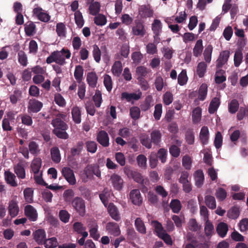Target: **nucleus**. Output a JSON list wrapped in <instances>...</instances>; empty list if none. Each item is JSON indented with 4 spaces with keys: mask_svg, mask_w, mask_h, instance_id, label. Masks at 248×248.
I'll use <instances>...</instances> for the list:
<instances>
[{
    "mask_svg": "<svg viewBox=\"0 0 248 248\" xmlns=\"http://www.w3.org/2000/svg\"><path fill=\"white\" fill-rule=\"evenodd\" d=\"M133 34L136 36L143 37L146 34V30L143 22L139 20L136 19L134 22V25L132 28Z\"/></svg>",
    "mask_w": 248,
    "mask_h": 248,
    "instance_id": "5",
    "label": "nucleus"
},
{
    "mask_svg": "<svg viewBox=\"0 0 248 248\" xmlns=\"http://www.w3.org/2000/svg\"><path fill=\"white\" fill-rule=\"evenodd\" d=\"M135 225L137 231L141 234L146 233V229L143 221L140 217H138L135 221Z\"/></svg>",
    "mask_w": 248,
    "mask_h": 248,
    "instance_id": "34",
    "label": "nucleus"
},
{
    "mask_svg": "<svg viewBox=\"0 0 248 248\" xmlns=\"http://www.w3.org/2000/svg\"><path fill=\"white\" fill-rule=\"evenodd\" d=\"M5 180L6 183L13 187H16L18 186L17 183L16 182L15 179L16 176L11 171L7 170L4 172Z\"/></svg>",
    "mask_w": 248,
    "mask_h": 248,
    "instance_id": "26",
    "label": "nucleus"
},
{
    "mask_svg": "<svg viewBox=\"0 0 248 248\" xmlns=\"http://www.w3.org/2000/svg\"><path fill=\"white\" fill-rule=\"evenodd\" d=\"M207 64L204 62H202L198 64L196 73L200 78L204 77L207 69Z\"/></svg>",
    "mask_w": 248,
    "mask_h": 248,
    "instance_id": "45",
    "label": "nucleus"
},
{
    "mask_svg": "<svg viewBox=\"0 0 248 248\" xmlns=\"http://www.w3.org/2000/svg\"><path fill=\"white\" fill-rule=\"evenodd\" d=\"M154 105V100L151 95H147L145 100L141 103L140 107L143 111L149 109Z\"/></svg>",
    "mask_w": 248,
    "mask_h": 248,
    "instance_id": "20",
    "label": "nucleus"
},
{
    "mask_svg": "<svg viewBox=\"0 0 248 248\" xmlns=\"http://www.w3.org/2000/svg\"><path fill=\"white\" fill-rule=\"evenodd\" d=\"M18 61L19 63L23 66H26L27 65V57L25 53L22 50H20L18 52Z\"/></svg>",
    "mask_w": 248,
    "mask_h": 248,
    "instance_id": "59",
    "label": "nucleus"
},
{
    "mask_svg": "<svg viewBox=\"0 0 248 248\" xmlns=\"http://www.w3.org/2000/svg\"><path fill=\"white\" fill-rule=\"evenodd\" d=\"M200 139L203 144H206L209 139V130L207 126H203L200 133Z\"/></svg>",
    "mask_w": 248,
    "mask_h": 248,
    "instance_id": "31",
    "label": "nucleus"
},
{
    "mask_svg": "<svg viewBox=\"0 0 248 248\" xmlns=\"http://www.w3.org/2000/svg\"><path fill=\"white\" fill-rule=\"evenodd\" d=\"M86 147L88 152L94 153L97 149V144L94 141H87L85 143Z\"/></svg>",
    "mask_w": 248,
    "mask_h": 248,
    "instance_id": "58",
    "label": "nucleus"
},
{
    "mask_svg": "<svg viewBox=\"0 0 248 248\" xmlns=\"http://www.w3.org/2000/svg\"><path fill=\"white\" fill-rule=\"evenodd\" d=\"M213 46L211 45H209L206 46L204 52V59L207 63H210L211 61L212 53L213 51Z\"/></svg>",
    "mask_w": 248,
    "mask_h": 248,
    "instance_id": "48",
    "label": "nucleus"
},
{
    "mask_svg": "<svg viewBox=\"0 0 248 248\" xmlns=\"http://www.w3.org/2000/svg\"><path fill=\"white\" fill-rule=\"evenodd\" d=\"M110 181L115 189L119 191L122 189L124 181L120 176L113 174L111 176Z\"/></svg>",
    "mask_w": 248,
    "mask_h": 248,
    "instance_id": "13",
    "label": "nucleus"
},
{
    "mask_svg": "<svg viewBox=\"0 0 248 248\" xmlns=\"http://www.w3.org/2000/svg\"><path fill=\"white\" fill-rule=\"evenodd\" d=\"M56 31L59 36L62 37L66 36V27L64 23L62 22L57 23Z\"/></svg>",
    "mask_w": 248,
    "mask_h": 248,
    "instance_id": "53",
    "label": "nucleus"
},
{
    "mask_svg": "<svg viewBox=\"0 0 248 248\" xmlns=\"http://www.w3.org/2000/svg\"><path fill=\"white\" fill-rule=\"evenodd\" d=\"M130 115L133 119L135 120H138L140 117V108L138 107L131 108L130 109Z\"/></svg>",
    "mask_w": 248,
    "mask_h": 248,
    "instance_id": "63",
    "label": "nucleus"
},
{
    "mask_svg": "<svg viewBox=\"0 0 248 248\" xmlns=\"http://www.w3.org/2000/svg\"><path fill=\"white\" fill-rule=\"evenodd\" d=\"M202 117V108L198 107L195 108L192 113V119L193 124H198L201 120Z\"/></svg>",
    "mask_w": 248,
    "mask_h": 248,
    "instance_id": "32",
    "label": "nucleus"
},
{
    "mask_svg": "<svg viewBox=\"0 0 248 248\" xmlns=\"http://www.w3.org/2000/svg\"><path fill=\"white\" fill-rule=\"evenodd\" d=\"M198 99L201 101L205 99L207 94V85L206 84H202L198 91Z\"/></svg>",
    "mask_w": 248,
    "mask_h": 248,
    "instance_id": "41",
    "label": "nucleus"
},
{
    "mask_svg": "<svg viewBox=\"0 0 248 248\" xmlns=\"http://www.w3.org/2000/svg\"><path fill=\"white\" fill-rule=\"evenodd\" d=\"M14 172L16 174L18 178L21 179L25 178L26 172L25 166L22 163H18L14 166Z\"/></svg>",
    "mask_w": 248,
    "mask_h": 248,
    "instance_id": "17",
    "label": "nucleus"
},
{
    "mask_svg": "<svg viewBox=\"0 0 248 248\" xmlns=\"http://www.w3.org/2000/svg\"><path fill=\"white\" fill-rule=\"evenodd\" d=\"M93 99L96 107L99 108L102 102V93L99 90H96Z\"/></svg>",
    "mask_w": 248,
    "mask_h": 248,
    "instance_id": "56",
    "label": "nucleus"
},
{
    "mask_svg": "<svg viewBox=\"0 0 248 248\" xmlns=\"http://www.w3.org/2000/svg\"><path fill=\"white\" fill-rule=\"evenodd\" d=\"M42 166L40 158H36L33 160L31 165V171L34 174H38Z\"/></svg>",
    "mask_w": 248,
    "mask_h": 248,
    "instance_id": "28",
    "label": "nucleus"
},
{
    "mask_svg": "<svg viewBox=\"0 0 248 248\" xmlns=\"http://www.w3.org/2000/svg\"><path fill=\"white\" fill-rule=\"evenodd\" d=\"M130 199L131 202L136 205L140 206L142 202V198L140 190L137 189H133L130 191Z\"/></svg>",
    "mask_w": 248,
    "mask_h": 248,
    "instance_id": "11",
    "label": "nucleus"
},
{
    "mask_svg": "<svg viewBox=\"0 0 248 248\" xmlns=\"http://www.w3.org/2000/svg\"><path fill=\"white\" fill-rule=\"evenodd\" d=\"M123 67L120 61H116L111 68V71L114 76L119 77L122 72Z\"/></svg>",
    "mask_w": 248,
    "mask_h": 248,
    "instance_id": "35",
    "label": "nucleus"
},
{
    "mask_svg": "<svg viewBox=\"0 0 248 248\" xmlns=\"http://www.w3.org/2000/svg\"><path fill=\"white\" fill-rule=\"evenodd\" d=\"M43 106L42 102L34 98L31 99L28 102V112L29 113H36L41 110Z\"/></svg>",
    "mask_w": 248,
    "mask_h": 248,
    "instance_id": "3",
    "label": "nucleus"
},
{
    "mask_svg": "<svg viewBox=\"0 0 248 248\" xmlns=\"http://www.w3.org/2000/svg\"><path fill=\"white\" fill-rule=\"evenodd\" d=\"M93 173L92 171V165H88L84 170L83 173L82 174L83 181L87 182L88 179L92 178Z\"/></svg>",
    "mask_w": 248,
    "mask_h": 248,
    "instance_id": "37",
    "label": "nucleus"
},
{
    "mask_svg": "<svg viewBox=\"0 0 248 248\" xmlns=\"http://www.w3.org/2000/svg\"><path fill=\"white\" fill-rule=\"evenodd\" d=\"M52 160L55 163H58L61 161L60 150L57 147H53L51 149Z\"/></svg>",
    "mask_w": 248,
    "mask_h": 248,
    "instance_id": "51",
    "label": "nucleus"
},
{
    "mask_svg": "<svg viewBox=\"0 0 248 248\" xmlns=\"http://www.w3.org/2000/svg\"><path fill=\"white\" fill-rule=\"evenodd\" d=\"M98 78L97 75L94 72H89L87 74V81L89 86L92 88L96 87Z\"/></svg>",
    "mask_w": 248,
    "mask_h": 248,
    "instance_id": "24",
    "label": "nucleus"
},
{
    "mask_svg": "<svg viewBox=\"0 0 248 248\" xmlns=\"http://www.w3.org/2000/svg\"><path fill=\"white\" fill-rule=\"evenodd\" d=\"M216 231L220 237L224 238L228 231V226L224 222H220L216 228Z\"/></svg>",
    "mask_w": 248,
    "mask_h": 248,
    "instance_id": "27",
    "label": "nucleus"
},
{
    "mask_svg": "<svg viewBox=\"0 0 248 248\" xmlns=\"http://www.w3.org/2000/svg\"><path fill=\"white\" fill-rule=\"evenodd\" d=\"M33 239L39 245H43L46 238V234L43 229H38L32 233Z\"/></svg>",
    "mask_w": 248,
    "mask_h": 248,
    "instance_id": "7",
    "label": "nucleus"
},
{
    "mask_svg": "<svg viewBox=\"0 0 248 248\" xmlns=\"http://www.w3.org/2000/svg\"><path fill=\"white\" fill-rule=\"evenodd\" d=\"M45 242L43 245L45 248H55L59 244L57 239L55 237L46 238Z\"/></svg>",
    "mask_w": 248,
    "mask_h": 248,
    "instance_id": "40",
    "label": "nucleus"
},
{
    "mask_svg": "<svg viewBox=\"0 0 248 248\" xmlns=\"http://www.w3.org/2000/svg\"><path fill=\"white\" fill-rule=\"evenodd\" d=\"M109 190L108 188H105L101 193L99 194V198L105 206H106L108 202V198L110 196Z\"/></svg>",
    "mask_w": 248,
    "mask_h": 248,
    "instance_id": "54",
    "label": "nucleus"
},
{
    "mask_svg": "<svg viewBox=\"0 0 248 248\" xmlns=\"http://www.w3.org/2000/svg\"><path fill=\"white\" fill-rule=\"evenodd\" d=\"M84 143L82 141H78L76 145L71 149L70 154L69 156L75 157L79 156L83 149Z\"/></svg>",
    "mask_w": 248,
    "mask_h": 248,
    "instance_id": "21",
    "label": "nucleus"
},
{
    "mask_svg": "<svg viewBox=\"0 0 248 248\" xmlns=\"http://www.w3.org/2000/svg\"><path fill=\"white\" fill-rule=\"evenodd\" d=\"M103 82L107 90L110 92L112 88V81L111 77L108 75H105L104 77Z\"/></svg>",
    "mask_w": 248,
    "mask_h": 248,
    "instance_id": "62",
    "label": "nucleus"
},
{
    "mask_svg": "<svg viewBox=\"0 0 248 248\" xmlns=\"http://www.w3.org/2000/svg\"><path fill=\"white\" fill-rule=\"evenodd\" d=\"M72 119L75 123L78 124L81 122V111L78 106L74 107L71 111Z\"/></svg>",
    "mask_w": 248,
    "mask_h": 248,
    "instance_id": "25",
    "label": "nucleus"
},
{
    "mask_svg": "<svg viewBox=\"0 0 248 248\" xmlns=\"http://www.w3.org/2000/svg\"><path fill=\"white\" fill-rule=\"evenodd\" d=\"M239 104L238 101L233 99L228 104V110L231 114L235 113L238 110Z\"/></svg>",
    "mask_w": 248,
    "mask_h": 248,
    "instance_id": "46",
    "label": "nucleus"
},
{
    "mask_svg": "<svg viewBox=\"0 0 248 248\" xmlns=\"http://www.w3.org/2000/svg\"><path fill=\"white\" fill-rule=\"evenodd\" d=\"M195 185L197 187H201L204 180V176L203 171L201 170H198L195 171L194 173Z\"/></svg>",
    "mask_w": 248,
    "mask_h": 248,
    "instance_id": "23",
    "label": "nucleus"
},
{
    "mask_svg": "<svg viewBox=\"0 0 248 248\" xmlns=\"http://www.w3.org/2000/svg\"><path fill=\"white\" fill-rule=\"evenodd\" d=\"M151 140L153 144L158 145L161 141V134L158 130H153L151 133Z\"/></svg>",
    "mask_w": 248,
    "mask_h": 248,
    "instance_id": "33",
    "label": "nucleus"
},
{
    "mask_svg": "<svg viewBox=\"0 0 248 248\" xmlns=\"http://www.w3.org/2000/svg\"><path fill=\"white\" fill-rule=\"evenodd\" d=\"M106 229L108 233L115 236L119 235L121 233L119 226L115 222L108 223Z\"/></svg>",
    "mask_w": 248,
    "mask_h": 248,
    "instance_id": "12",
    "label": "nucleus"
},
{
    "mask_svg": "<svg viewBox=\"0 0 248 248\" xmlns=\"http://www.w3.org/2000/svg\"><path fill=\"white\" fill-rule=\"evenodd\" d=\"M203 49L202 40V39L198 40L193 49V55L196 57L200 56L202 54Z\"/></svg>",
    "mask_w": 248,
    "mask_h": 248,
    "instance_id": "30",
    "label": "nucleus"
},
{
    "mask_svg": "<svg viewBox=\"0 0 248 248\" xmlns=\"http://www.w3.org/2000/svg\"><path fill=\"white\" fill-rule=\"evenodd\" d=\"M108 210L110 217L115 220L118 221L120 220V216L117 207L112 203L108 205Z\"/></svg>",
    "mask_w": 248,
    "mask_h": 248,
    "instance_id": "19",
    "label": "nucleus"
},
{
    "mask_svg": "<svg viewBox=\"0 0 248 248\" xmlns=\"http://www.w3.org/2000/svg\"><path fill=\"white\" fill-rule=\"evenodd\" d=\"M74 15L76 24L78 28H82L84 24V20L82 13L79 11H76Z\"/></svg>",
    "mask_w": 248,
    "mask_h": 248,
    "instance_id": "52",
    "label": "nucleus"
},
{
    "mask_svg": "<svg viewBox=\"0 0 248 248\" xmlns=\"http://www.w3.org/2000/svg\"><path fill=\"white\" fill-rule=\"evenodd\" d=\"M57 60L58 64L63 65L66 63L65 58L69 59L71 57V53L70 50L67 48H63L60 51H54Z\"/></svg>",
    "mask_w": 248,
    "mask_h": 248,
    "instance_id": "4",
    "label": "nucleus"
},
{
    "mask_svg": "<svg viewBox=\"0 0 248 248\" xmlns=\"http://www.w3.org/2000/svg\"><path fill=\"white\" fill-rule=\"evenodd\" d=\"M71 204L79 216H84L86 213L85 202L82 198L79 197L74 198Z\"/></svg>",
    "mask_w": 248,
    "mask_h": 248,
    "instance_id": "2",
    "label": "nucleus"
},
{
    "mask_svg": "<svg viewBox=\"0 0 248 248\" xmlns=\"http://www.w3.org/2000/svg\"><path fill=\"white\" fill-rule=\"evenodd\" d=\"M62 173L64 178L71 185H74L76 183V179L72 170L68 167H63L62 170Z\"/></svg>",
    "mask_w": 248,
    "mask_h": 248,
    "instance_id": "8",
    "label": "nucleus"
},
{
    "mask_svg": "<svg viewBox=\"0 0 248 248\" xmlns=\"http://www.w3.org/2000/svg\"><path fill=\"white\" fill-rule=\"evenodd\" d=\"M33 15L37 18L44 22H47L50 19V16L46 12L40 7H37L33 9Z\"/></svg>",
    "mask_w": 248,
    "mask_h": 248,
    "instance_id": "6",
    "label": "nucleus"
},
{
    "mask_svg": "<svg viewBox=\"0 0 248 248\" xmlns=\"http://www.w3.org/2000/svg\"><path fill=\"white\" fill-rule=\"evenodd\" d=\"M225 73L224 70L220 68L216 71L215 82L217 84H221L226 80V78L224 75Z\"/></svg>",
    "mask_w": 248,
    "mask_h": 248,
    "instance_id": "43",
    "label": "nucleus"
},
{
    "mask_svg": "<svg viewBox=\"0 0 248 248\" xmlns=\"http://www.w3.org/2000/svg\"><path fill=\"white\" fill-rule=\"evenodd\" d=\"M51 124L57 130H66L68 127L67 124L59 118L52 120Z\"/></svg>",
    "mask_w": 248,
    "mask_h": 248,
    "instance_id": "18",
    "label": "nucleus"
},
{
    "mask_svg": "<svg viewBox=\"0 0 248 248\" xmlns=\"http://www.w3.org/2000/svg\"><path fill=\"white\" fill-rule=\"evenodd\" d=\"M220 102L219 98L215 97L213 98L210 103L208 108V112L210 114L214 113L219 106Z\"/></svg>",
    "mask_w": 248,
    "mask_h": 248,
    "instance_id": "29",
    "label": "nucleus"
},
{
    "mask_svg": "<svg viewBox=\"0 0 248 248\" xmlns=\"http://www.w3.org/2000/svg\"><path fill=\"white\" fill-rule=\"evenodd\" d=\"M139 15L141 18L150 17L153 15V11L149 5H143L139 8Z\"/></svg>",
    "mask_w": 248,
    "mask_h": 248,
    "instance_id": "15",
    "label": "nucleus"
},
{
    "mask_svg": "<svg viewBox=\"0 0 248 248\" xmlns=\"http://www.w3.org/2000/svg\"><path fill=\"white\" fill-rule=\"evenodd\" d=\"M36 26L31 21L27 22L25 25V31L28 36H31L35 33Z\"/></svg>",
    "mask_w": 248,
    "mask_h": 248,
    "instance_id": "42",
    "label": "nucleus"
},
{
    "mask_svg": "<svg viewBox=\"0 0 248 248\" xmlns=\"http://www.w3.org/2000/svg\"><path fill=\"white\" fill-rule=\"evenodd\" d=\"M84 70L81 65H78L76 66L74 77L77 82L80 83L83 79Z\"/></svg>",
    "mask_w": 248,
    "mask_h": 248,
    "instance_id": "38",
    "label": "nucleus"
},
{
    "mask_svg": "<svg viewBox=\"0 0 248 248\" xmlns=\"http://www.w3.org/2000/svg\"><path fill=\"white\" fill-rule=\"evenodd\" d=\"M127 175L129 178H132L136 182L140 184V188L142 192L146 193L148 191L149 181L147 178H143L140 173L136 170H128Z\"/></svg>",
    "mask_w": 248,
    "mask_h": 248,
    "instance_id": "1",
    "label": "nucleus"
},
{
    "mask_svg": "<svg viewBox=\"0 0 248 248\" xmlns=\"http://www.w3.org/2000/svg\"><path fill=\"white\" fill-rule=\"evenodd\" d=\"M21 92L17 89L15 90L13 92V93L10 95V102L12 104H16L18 101V99L21 96Z\"/></svg>",
    "mask_w": 248,
    "mask_h": 248,
    "instance_id": "61",
    "label": "nucleus"
},
{
    "mask_svg": "<svg viewBox=\"0 0 248 248\" xmlns=\"http://www.w3.org/2000/svg\"><path fill=\"white\" fill-rule=\"evenodd\" d=\"M23 193L26 202L31 203L33 202V191L31 188H26Z\"/></svg>",
    "mask_w": 248,
    "mask_h": 248,
    "instance_id": "64",
    "label": "nucleus"
},
{
    "mask_svg": "<svg viewBox=\"0 0 248 248\" xmlns=\"http://www.w3.org/2000/svg\"><path fill=\"white\" fill-rule=\"evenodd\" d=\"M243 58L241 49H238L235 52L234 55V64L235 67H238L242 62Z\"/></svg>",
    "mask_w": 248,
    "mask_h": 248,
    "instance_id": "47",
    "label": "nucleus"
},
{
    "mask_svg": "<svg viewBox=\"0 0 248 248\" xmlns=\"http://www.w3.org/2000/svg\"><path fill=\"white\" fill-rule=\"evenodd\" d=\"M170 207L173 213H178L182 207L180 201L177 199L172 200L170 203Z\"/></svg>",
    "mask_w": 248,
    "mask_h": 248,
    "instance_id": "49",
    "label": "nucleus"
},
{
    "mask_svg": "<svg viewBox=\"0 0 248 248\" xmlns=\"http://www.w3.org/2000/svg\"><path fill=\"white\" fill-rule=\"evenodd\" d=\"M74 195L75 193L73 189H68L65 190L63 193V198L64 202L68 203H72Z\"/></svg>",
    "mask_w": 248,
    "mask_h": 248,
    "instance_id": "36",
    "label": "nucleus"
},
{
    "mask_svg": "<svg viewBox=\"0 0 248 248\" xmlns=\"http://www.w3.org/2000/svg\"><path fill=\"white\" fill-rule=\"evenodd\" d=\"M205 203L208 207L211 209L216 208V202L214 197L207 195L205 197Z\"/></svg>",
    "mask_w": 248,
    "mask_h": 248,
    "instance_id": "50",
    "label": "nucleus"
},
{
    "mask_svg": "<svg viewBox=\"0 0 248 248\" xmlns=\"http://www.w3.org/2000/svg\"><path fill=\"white\" fill-rule=\"evenodd\" d=\"M96 140L97 142L104 147H107L109 145L108 135L104 130H101L97 133Z\"/></svg>",
    "mask_w": 248,
    "mask_h": 248,
    "instance_id": "9",
    "label": "nucleus"
},
{
    "mask_svg": "<svg viewBox=\"0 0 248 248\" xmlns=\"http://www.w3.org/2000/svg\"><path fill=\"white\" fill-rule=\"evenodd\" d=\"M94 23L98 26H104L106 24V17L102 14H98L94 18Z\"/></svg>",
    "mask_w": 248,
    "mask_h": 248,
    "instance_id": "60",
    "label": "nucleus"
},
{
    "mask_svg": "<svg viewBox=\"0 0 248 248\" xmlns=\"http://www.w3.org/2000/svg\"><path fill=\"white\" fill-rule=\"evenodd\" d=\"M141 92L138 93L124 92L121 94V98L122 99H125L127 102H130L131 100H138L141 98Z\"/></svg>",
    "mask_w": 248,
    "mask_h": 248,
    "instance_id": "22",
    "label": "nucleus"
},
{
    "mask_svg": "<svg viewBox=\"0 0 248 248\" xmlns=\"http://www.w3.org/2000/svg\"><path fill=\"white\" fill-rule=\"evenodd\" d=\"M25 215L31 221H35L37 220L38 214L36 210L31 205L25 206L24 208Z\"/></svg>",
    "mask_w": 248,
    "mask_h": 248,
    "instance_id": "10",
    "label": "nucleus"
},
{
    "mask_svg": "<svg viewBox=\"0 0 248 248\" xmlns=\"http://www.w3.org/2000/svg\"><path fill=\"white\" fill-rule=\"evenodd\" d=\"M187 79L188 78L186 75V70H183L178 75V83L181 86H183L186 83Z\"/></svg>",
    "mask_w": 248,
    "mask_h": 248,
    "instance_id": "55",
    "label": "nucleus"
},
{
    "mask_svg": "<svg viewBox=\"0 0 248 248\" xmlns=\"http://www.w3.org/2000/svg\"><path fill=\"white\" fill-rule=\"evenodd\" d=\"M240 215L239 207L234 206L232 207L227 213V216L229 218L235 219L238 217Z\"/></svg>",
    "mask_w": 248,
    "mask_h": 248,
    "instance_id": "39",
    "label": "nucleus"
},
{
    "mask_svg": "<svg viewBox=\"0 0 248 248\" xmlns=\"http://www.w3.org/2000/svg\"><path fill=\"white\" fill-rule=\"evenodd\" d=\"M8 212L12 217H15L17 216L19 211L17 202L14 200H12L9 202Z\"/></svg>",
    "mask_w": 248,
    "mask_h": 248,
    "instance_id": "16",
    "label": "nucleus"
},
{
    "mask_svg": "<svg viewBox=\"0 0 248 248\" xmlns=\"http://www.w3.org/2000/svg\"><path fill=\"white\" fill-rule=\"evenodd\" d=\"M230 56V52L228 50L222 51L217 61V68L219 69L227 63Z\"/></svg>",
    "mask_w": 248,
    "mask_h": 248,
    "instance_id": "14",
    "label": "nucleus"
},
{
    "mask_svg": "<svg viewBox=\"0 0 248 248\" xmlns=\"http://www.w3.org/2000/svg\"><path fill=\"white\" fill-rule=\"evenodd\" d=\"M100 7L99 2L95 1L92 3L89 7L90 14L93 16H96L100 12Z\"/></svg>",
    "mask_w": 248,
    "mask_h": 248,
    "instance_id": "44",
    "label": "nucleus"
},
{
    "mask_svg": "<svg viewBox=\"0 0 248 248\" xmlns=\"http://www.w3.org/2000/svg\"><path fill=\"white\" fill-rule=\"evenodd\" d=\"M29 150L31 154L33 155H37L40 153L39 145L34 141H31L29 143Z\"/></svg>",
    "mask_w": 248,
    "mask_h": 248,
    "instance_id": "57",
    "label": "nucleus"
}]
</instances>
